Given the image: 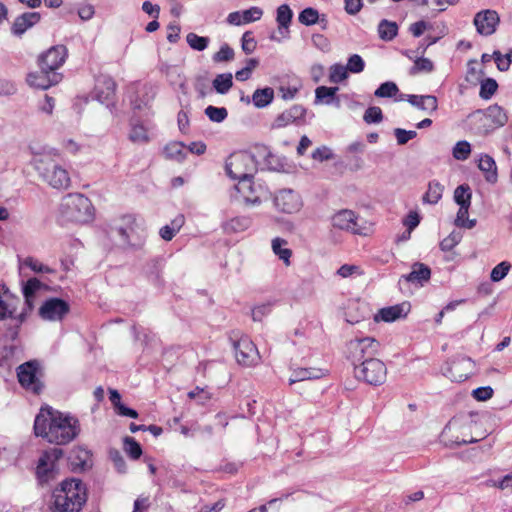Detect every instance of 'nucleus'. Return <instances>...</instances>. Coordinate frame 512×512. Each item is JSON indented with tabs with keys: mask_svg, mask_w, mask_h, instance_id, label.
Segmentation results:
<instances>
[{
	"mask_svg": "<svg viewBox=\"0 0 512 512\" xmlns=\"http://www.w3.org/2000/svg\"><path fill=\"white\" fill-rule=\"evenodd\" d=\"M34 433L49 443L65 445L80 433L79 420L51 407H42L34 420Z\"/></svg>",
	"mask_w": 512,
	"mask_h": 512,
	"instance_id": "f257e3e1",
	"label": "nucleus"
},
{
	"mask_svg": "<svg viewBox=\"0 0 512 512\" xmlns=\"http://www.w3.org/2000/svg\"><path fill=\"white\" fill-rule=\"evenodd\" d=\"M254 153L240 151L231 154L226 160L225 170L227 175L239 180L236 185L237 191H244L251 188V179L257 172L258 158H262L270 169H276L277 163L275 155L269 148L263 144H257L254 147Z\"/></svg>",
	"mask_w": 512,
	"mask_h": 512,
	"instance_id": "f03ea898",
	"label": "nucleus"
},
{
	"mask_svg": "<svg viewBox=\"0 0 512 512\" xmlns=\"http://www.w3.org/2000/svg\"><path fill=\"white\" fill-rule=\"evenodd\" d=\"M53 156H58V153L53 152L36 156L32 161V165L39 176L52 188L59 190L67 189L71 183L69 173Z\"/></svg>",
	"mask_w": 512,
	"mask_h": 512,
	"instance_id": "7ed1b4c3",
	"label": "nucleus"
},
{
	"mask_svg": "<svg viewBox=\"0 0 512 512\" xmlns=\"http://www.w3.org/2000/svg\"><path fill=\"white\" fill-rule=\"evenodd\" d=\"M93 206L89 198L80 193H70L61 200L59 213L62 221L87 223L93 219Z\"/></svg>",
	"mask_w": 512,
	"mask_h": 512,
	"instance_id": "20e7f679",
	"label": "nucleus"
},
{
	"mask_svg": "<svg viewBox=\"0 0 512 512\" xmlns=\"http://www.w3.org/2000/svg\"><path fill=\"white\" fill-rule=\"evenodd\" d=\"M63 455L64 450L59 447L42 452L35 470L36 479L40 486L48 485L57 478L59 474L57 462Z\"/></svg>",
	"mask_w": 512,
	"mask_h": 512,
	"instance_id": "39448f33",
	"label": "nucleus"
},
{
	"mask_svg": "<svg viewBox=\"0 0 512 512\" xmlns=\"http://www.w3.org/2000/svg\"><path fill=\"white\" fill-rule=\"evenodd\" d=\"M354 374L358 380L372 386H380L386 381L387 368L381 360L373 358L355 365Z\"/></svg>",
	"mask_w": 512,
	"mask_h": 512,
	"instance_id": "423d86ee",
	"label": "nucleus"
},
{
	"mask_svg": "<svg viewBox=\"0 0 512 512\" xmlns=\"http://www.w3.org/2000/svg\"><path fill=\"white\" fill-rule=\"evenodd\" d=\"M347 347L349 358L355 366L368 359L375 358L379 353L380 343L372 337H363L350 340Z\"/></svg>",
	"mask_w": 512,
	"mask_h": 512,
	"instance_id": "0eeeda50",
	"label": "nucleus"
},
{
	"mask_svg": "<svg viewBox=\"0 0 512 512\" xmlns=\"http://www.w3.org/2000/svg\"><path fill=\"white\" fill-rule=\"evenodd\" d=\"M56 489L64 494V499H70L71 512L81 511L87 502V488L80 479L67 478Z\"/></svg>",
	"mask_w": 512,
	"mask_h": 512,
	"instance_id": "6e6552de",
	"label": "nucleus"
},
{
	"mask_svg": "<svg viewBox=\"0 0 512 512\" xmlns=\"http://www.w3.org/2000/svg\"><path fill=\"white\" fill-rule=\"evenodd\" d=\"M70 312V305L67 301L57 297L45 300L39 308L38 314L45 321H62Z\"/></svg>",
	"mask_w": 512,
	"mask_h": 512,
	"instance_id": "1a4fd4ad",
	"label": "nucleus"
},
{
	"mask_svg": "<svg viewBox=\"0 0 512 512\" xmlns=\"http://www.w3.org/2000/svg\"><path fill=\"white\" fill-rule=\"evenodd\" d=\"M235 357L237 362L243 366H253L260 360V355L255 344L247 337L233 341Z\"/></svg>",
	"mask_w": 512,
	"mask_h": 512,
	"instance_id": "9d476101",
	"label": "nucleus"
},
{
	"mask_svg": "<svg viewBox=\"0 0 512 512\" xmlns=\"http://www.w3.org/2000/svg\"><path fill=\"white\" fill-rule=\"evenodd\" d=\"M67 56L68 49L65 45H55L38 57V65L50 72H57L65 63Z\"/></svg>",
	"mask_w": 512,
	"mask_h": 512,
	"instance_id": "9b49d317",
	"label": "nucleus"
},
{
	"mask_svg": "<svg viewBox=\"0 0 512 512\" xmlns=\"http://www.w3.org/2000/svg\"><path fill=\"white\" fill-rule=\"evenodd\" d=\"M94 97L107 108L115 105L116 83L109 76H101L97 79L94 87Z\"/></svg>",
	"mask_w": 512,
	"mask_h": 512,
	"instance_id": "f8f14e48",
	"label": "nucleus"
},
{
	"mask_svg": "<svg viewBox=\"0 0 512 512\" xmlns=\"http://www.w3.org/2000/svg\"><path fill=\"white\" fill-rule=\"evenodd\" d=\"M500 17L495 10H482L474 16L473 23L477 32L482 36H490L495 33L499 25Z\"/></svg>",
	"mask_w": 512,
	"mask_h": 512,
	"instance_id": "ddd939ff",
	"label": "nucleus"
},
{
	"mask_svg": "<svg viewBox=\"0 0 512 512\" xmlns=\"http://www.w3.org/2000/svg\"><path fill=\"white\" fill-rule=\"evenodd\" d=\"M39 71L30 72L26 81L29 86L37 89L46 90L53 85L58 84L62 80V74L58 72H50L44 67H39Z\"/></svg>",
	"mask_w": 512,
	"mask_h": 512,
	"instance_id": "4468645a",
	"label": "nucleus"
},
{
	"mask_svg": "<svg viewBox=\"0 0 512 512\" xmlns=\"http://www.w3.org/2000/svg\"><path fill=\"white\" fill-rule=\"evenodd\" d=\"M37 364L29 361L21 364L17 368V377L19 383L26 389L32 390L34 393H39L42 389V384L37 378Z\"/></svg>",
	"mask_w": 512,
	"mask_h": 512,
	"instance_id": "2eb2a0df",
	"label": "nucleus"
},
{
	"mask_svg": "<svg viewBox=\"0 0 512 512\" xmlns=\"http://www.w3.org/2000/svg\"><path fill=\"white\" fill-rule=\"evenodd\" d=\"M274 205L280 212L292 214L301 208L299 195L291 189L280 190L274 197Z\"/></svg>",
	"mask_w": 512,
	"mask_h": 512,
	"instance_id": "dca6fc26",
	"label": "nucleus"
},
{
	"mask_svg": "<svg viewBox=\"0 0 512 512\" xmlns=\"http://www.w3.org/2000/svg\"><path fill=\"white\" fill-rule=\"evenodd\" d=\"M306 112V108L302 105L295 104L275 118L272 123V128L280 129L288 126L289 124H299L300 121L304 119Z\"/></svg>",
	"mask_w": 512,
	"mask_h": 512,
	"instance_id": "f3484780",
	"label": "nucleus"
},
{
	"mask_svg": "<svg viewBox=\"0 0 512 512\" xmlns=\"http://www.w3.org/2000/svg\"><path fill=\"white\" fill-rule=\"evenodd\" d=\"M358 217L352 210L343 209L335 213L332 217L333 227L351 231L354 234H360V227L357 224Z\"/></svg>",
	"mask_w": 512,
	"mask_h": 512,
	"instance_id": "a211bd4d",
	"label": "nucleus"
},
{
	"mask_svg": "<svg viewBox=\"0 0 512 512\" xmlns=\"http://www.w3.org/2000/svg\"><path fill=\"white\" fill-rule=\"evenodd\" d=\"M19 298L13 295L5 284H0V319L13 318Z\"/></svg>",
	"mask_w": 512,
	"mask_h": 512,
	"instance_id": "6ab92c4d",
	"label": "nucleus"
},
{
	"mask_svg": "<svg viewBox=\"0 0 512 512\" xmlns=\"http://www.w3.org/2000/svg\"><path fill=\"white\" fill-rule=\"evenodd\" d=\"M410 311V304L403 302L401 304L381 308L375 315L374 319L376 322H393L398 319L406 317Z\"/></svg>",
	"mask_w": 512,
	"mask_h": 512,
	"instance_id": "aec40b11",
	"label": "nucleus"
},
{
	"mask_svg": "<svg viewBox=\"0 0 512 512\" xmlns=\"http://www.w3.org/2000/svg\"><path fill=\"white\" fill-rule=\"evenodd\" d=\"M41 20L38 12H25L17 16L11 26V32L15 36H22L28 29L32 28Z\"/></svg>",
	"mask_w": 512,
	"mask_h": 512,
	"instance_id": "412c9836",
	"label": "nucleus"
},
{
	"mask_svg": "<svg viewBox=\"0 0 512 512\" xmlns=\"http://www.w3.org/2000/svg\"><path fill=\"white\" fill-rule=\"evenodd\" d=\"M411 272L406 275H402L400 278V282L404 280L408 283H415L420 286H423L425 283H427L431 278V269L428 265L421 263V262H415L412 264Z\"/></svg>",
	"mask_w": 512,
	"mask_h": 512,
	"instance_id": "4be33fe9",
	"label": "nucleus"
},
{
	"mask_svg": "<svg viewBox=\"0 0 512 512\" xmlns=\"http://www.w3.org/2000/svg\"><path fill=\"white\" fill-rule=\"evenodd\" d=\"M69 462L72 471H84L92 465L91 452L86 448L77 447L71 451Z\"/></svg>",
	"mask_w": 512,
	"mask_h": 512,
	"instance_id": "5701e85b",
	"label": "nucleus"
},
{
	"mask_svg": "<svg viewBox=\"0 0 512 512\" xmlns=\"http://www.w3.org/2000/svg\"><path fill=\"white\" fill-rule=\"evenodd\" d=\"M339 91V87H327V86H318L315 89V104L322 103L326 105L334 104L336 107L340 106V100L337 97V92Z\"/></svg>",
	"mask_w": 512,
	"mask_h": 512,
	"instance_id": "b1692460",
	"label": "nucleus"
},
{
	"mask_svg": "<svg viewBox=\"0 0 512 512\" xmlns=\"http://www.w3.org/2000/svg\"><path fill=\"white\" fill-rule=\"evenodd\" d=\"M406 100L418 109L435 112L438 108L437 98L433 95H406Z\"/></svg>",
	"mask_w": 512,
	"mask_h": 512,
	"instance_id": "393cba45",
	"label": "nucleus"
},
{
	"mask_svg": "<svg viewBox=\"0 0 512 512\" xmlns=\"http://www.w3.org/2000/svg\"><path fill=\"white\" fill-rule=\"evenodd\" d=\"M478 168L484 173L487 182L492 184L497 182V166L493 157L488 154H482L479 159Z\"/></svg>",
	"mask_w": 512,
	"mask_h": 512,
	"instance_id": "a878e982",
	"label": "nucleus"
},
{
	"mask_svg": "<svg viewBox=\"0 0 512 512\" xmlns=\"http://www.w3.org/2000/svg\"><path fill=\"white\" fill-rule=\"evenodd\" d=\"M298 21L306 26H311L319 22L323 24V28H325L327 24L325 15H322V17H320L319 12L312 7H307L303 9L299 13Z\"/></svg>",
	"mask_w": 512,
	"mask_h": 512,
	"instance_id": "bb28decb",
	"label": "nucleus"
},
{
	"mask_svg": "<svg viewBox=\"0 0 512 512\" xmlns=\"http://www.w3.org/2000/svg\"><path fill=\"white\" fill-rule=\"evenodd\" d=\"M274 99V90L271 87L256 89L252 95V102L257 108L267 107Z\"/></svg>",
	"mask_w": 512,
	"mask_h": 512,
	"instance_id": "cd10ccee",
	"label": "nucleus"
},
{
	"mask_svg": "<svg viewBox=\"0 0 512 512\" xmlns=\"http://www.w3.org/2000/svg\"><path fill=\"white\" fill-rule=\"evenodd\" d=\"M185 145L182 142H170L164 147V154L166 158L175 160L177 162H183L186 158L187 152L185 151Z\"/></svg>",
	"mask_w": 512,
	"mask_h": 512,
	"instance_id": "c85d7f7f",
	"label": "nucleus"
},
{
	"mask_svg": "<svg viewBox=\"0 0 512 512\" xmlns=\"http://www.w3.org/2000/svg\"><path fill=\"white\" fill-rule=\"evenodd\" d=\"M150 90L151 88L143 86L142 89L130 96V103L134 110H141L149 104L154 97V95H149Z\"/></svg>",
	"mask_w": 512,
	"mask_h": 512,
	"instance_id": "c756f323",
	"label": "nucleus"
},
{
	"mask_svg": "<svg viewBox=\"0 0 512 512\" xmlns=\"http://www.w3.org/2000/svg\"><path fill=\"white\" fill-rule=\"evenodd\" d=\"M378 35L383 41H392L398 34V25L394 21L383 19L378 24Z\"/></svg>",
	"mask_w": 512,
	"mask_h": 512,
	"instance_id": "7c9ffc66",
	"label": "nucleus"
},
{
	"mask_svg": "<svg viewBox=\"0 0 512 512\" xmlns=\"http://www.w3.org/2000/svg\"><path fill=\"white\" fill-rule=\"evenodd\" d=\"M485 115L488 119L491 120V122L494 124V127H502L508 121L506 111L497 104L489 106L486 109Z\"/></svg>",
	"mask_w": 512,
	"mask_h": 512,
	"instance_id": "2f4dec72",
	"label": "nucleus"
},
{
	"mask_svg": "<svg viewBox=\"0 0 512 512\" xmlns=\"http://www.w3.org/2000/svg\"><path fill=\"white\" fill-rule=\"evenodd\" d=\"M444 190V186L436 181L432 180L428 184V189L426 193L423 195V202L428 204H436L442 198V193Z\"/></svg>",
	"mask_w": 512,
	"mask_h": 512,
	"instance_id": "473e14b6",
	"label": "nucleus"
},
{
	"mask_svg": "<svg viewBox=\"0 0 512 512\" xmlns=\"http://www.w3.org/2000/svg\"><path fill=\"white\" fill-rule=\"evenodd\" d=\"M213 89L219 94H227L233 86V76L231 73L218 74L212 81Z\"/></svg>",
	"mask_w": 512,
	"mask_h": 512,
	"instance_id": "72a5a7b5",
	"label": "nucleus"
},
{
	"mask_svg": "<svg viewBox=\"0 0 512 512\" xmlns=\"http://www.w3.org/2000/svg\"><path fill=\"white\" fill-rule=\"evenodd\" d=\"M322 376V371L320 369H308V368H298L294 370L292 376L289 379V384H294L296 382L317 379Z\"/></svg>",
	"mask_w": 512,
	"mask_h": 512,
	"instance_id": "f704fd0d",
	"label": "nucleus"
},
{
	"mask_svg": "<svg viewBox=\"0 0 512 512\" xmlns=\"http://www.w3.org/2000/svg\"><path fill=\"white\" fill-rule=\"evenodd\" d=\"M471 198L472 191L468 184H461L454 191V201L459 207H470Z\"/></svg>",
	"mask_w": 512,
	"mask_h": 512,
	"instance_id": "c9c22d12",
	"label": "nucleus"
},
{
	"mask_svg": "<svg viewBox=\"0 0 512 512\" xmlns=\"http://www.w3.org/2000/svg\"><path fill=\"white\" fill-rule=\"evenodd\" d=\"M287 245V241L276 237L272 240V250L279 257V259L283 260L286 265L290 264V257L292 255V251L289 248H285L283 246Z\"/></svg>",
	"mask_w": 512,
	"mask_h": 512,
	"instance_id": "e433bc0d",
	"label": "nucleus"
},
{
	"mask_svg": "<svg viewBox=\"0 0 512 512\" xmlns=\"http://www.w3.org/2000/svg\"><path fill=\"white\" fill-rule=\"evenodd\" d=\"M293 17V12L287 4H282L277 8V16L276 21L278 23L279 29L288 30L291 20Z\"/></svg>",
	"mask_w": 512,
	"mask_h": 512,
	"instance_id": "4c0bfd02",
	"label": "nucleus"
},
{
	"mask_svg": "<svg viewBox=\"0 0 512 512\" xmlns=\"http://www.w3.org/2000/svg\"><path fill=\"white\" fill-rule=\"evenodd\" d=\"M123 449L125 453L133 460H137L142 455L141 445L130 436H126L123 439Z\"/></svg>",
	"mask_w": 512,
	"mask_h": 512,
	"instance_id": "58836bf2",
	"label": "nucleus"
},
{
	"mask_svg": "<svg viewBox=\"0 0 512 512\" xmlns=\"http://www.w3.org/2000/svg\"><path fill=\"white\" fill-rule=\"evenodd\" d=\"M186 42L193 50L204 51L208 47L210 39L190 32L186 36Z\"/></svg>",
	"mask_w": 512,
	"mask_h": 512,
	"instance_id": "ea45409f",
	"label": "nucleus"
},
{
	"mask_svg": "<svg viewBox=\"0 0 512 512\" xmlns=\"http://www.w3.org/2000/svg\"><path fill=\"white\" fill-rule=\"evenodd\" d=\"M498 84L493 78H486L480 83L479 96L483 100H489L497 91Z\"/></svg>",
	"mask_w": 512,
	"mask_h": 512,
	"instance_id": "a19ab883",
	"label": "nucleus"
},
{
	"mask_svg": "<svg viewBox=\"0 0 512 512\" xmlns=\"http://www.w3.org/2000/svg\"><path fill=\"white\" fill-rule=\"evenodd\" d=\"M348 77V70L347 68L340 64L336 63L333 64L329 69V81L334 84H338Z\"/></svg>",
	"mask_w": 512,
	"mask_h": 512,
	"instance_id": "79ce46f5",
	"label": "nucleus"
},
{
	"mask_svg": "<svg viewBox=\"0 0 512 512\" xmlns=\"http://www.w3.org/2000/svg\"><path fill=\"white\" fill-rule=\"evenodd\" d=\"M398 92V86L392 81H387L380 84V86L375 90L374 95L379 98H391Z\"/></svg>",
	"mask_w": 512,
	"mask_h": 512,
	"instance_id": "37998d69",
	"label": "nucleus"
},
{
	"mask_svg": "<svg viewBox=\"0 0 512 512\" xmlns=\"http://www.w3.org/2000/svg\"><path fill=\"white\" fill-rule=\"evenodd\" d=\"M116 231L124 244H127L134 248H138L142 245L141 239L134 241V230L132 227H128V228L119 227V228H117Z\"/></svg>",
	"mask_w": 512,
	"mask_h": 512,
	"instance_id": "c03bdc74",
	"label": "nucleus"
},
{
	"mask_svg": "<svg viewBox=\"0 0 512 512\" xmlns=\"http://www.w3.org/2000/svg\"><path fill=\"white\" fill-rule=\"evenodd\" d=\"M470 153H471V145L466 140L458 141L455 144V146L453 147V151H452L453 157L459 161H464V160L468 159V157L470 156Z\"/></svg>",
	"mask_w": 512,
	"mask_h": 512,
	"instance_id": "a18cd8bd",
	"label": "nucleus"
},
{
	"mask_svg": "<svg viewBox=\"0 0 512 512\" xmlns=\"http://www.w3.org/2000/svg\"><path fill=\"white\" fill-rule=\"evenodd\" d=\"M205 115L212 122L221 123L227 118L228 111L225 107H215V106L209 105L205 109Z\"/></svg>",
	"mask_w": 512,
	"mask_h": 512,
	"instance_id": "49530a36",
	"label": "nucleus"
},
{
	"mask_svg": "<svg viewBox=\"0 0 512 512\" xmlns=\"http://www.w3.org/2000/svg\"><path fill=\"white\" fill-rule=\"evenodd\" d=\"M129 139L133 143H147L149 142V136L145 127L141 124L133 125L129 133Z\"/></svg>",
	"mask_w": 512,
	"mask_h": 512,
	"instance_id": "de8ad7c7",
	"label": "nucleus"
},
{
	"mask_svg": "<svg viewBox=\"0 0 512 512\" xmlns=\"http://www.w3.org/2000/svg\"><path fill=\"white\" fill-rule=\"evenodd\" d=\"M433 70H434V64L430 59L424 58V57H418L414 61V65L410 69V74L415 75L420 72L430 73Z\"/></svg>",
	"mask_w": 512,
	"mask_h": 512,
	"instance_id": "09e8293b",
	"label": "nucleus"
},
{
	"mask_svg": "<svg viewBox=\"0 0 512 512\" xmlns=\"http://www.w3.org/2000/svg\"><path fill=\"white\" fill-rule=\"evenodd\" d=\"M44 287V284L37 278L28 279L23 285L22 292L24 298L35 296L36 293Z\"/></svg>",
	"mask_w": 512,
	"mask_h": 512,
	"instance_id": "8fccbe9b",
	"label": "nucleus"
},
{
	"mask_svg": "<svg viewBox=\"0 0 512 512\" xmlns=\"http://www.w3.org/2000/svg\"><path fill=\"white\" fill-rule=\"evenodd\" d=\"M234 55V50L227 43H224L221 45L219 51L212 56V60L215 63L228 62L233 60Z\"/></svg>",
	"mask_w": 512,
	"mask_h": 512,
	"instance_id": "3c124183",
	"label": "nucleus"
},
{
	"mask_svg": "<svg viewBox=\"0 0 512 512\" xmlns=\"http://www.w3.org/2000/svg\"><path fill=\"white\" fill-rule=\"evenodd\" d=\"M109 458L113 462L114 468L118 473L125 474L127 472L126 462L119 450L111 449L109 451Z\"/></svg>",
	"mask_w": 512,
	"mask_h": 512,
	"instance_id": "603ef678",
	"label": "nucleus"
},
{
	"mask_svg": "<svg viewBox=\"0 0 512 512\" xmlns=\"http://www.w3.org/2000/svg\"><path fill=\"white\" fill-rule=\"evenodd\" d=\"M462 239L460 232L453 231L446 238L440 242V249L442 251H451Z\"/></svg>",
	"mask_w": 512,
	"mask_h": 512,
	"instance_id": "864d4df0",
	"label": "nucleus"
},
{
	"mask_svg": "<svg viewBox=\"0 0 512 512\" xmlns=\"http://www.w3.org/2000/svg\"><path fill=\"white\" fill-rule=\"evenodd\" d=\"M511 265L507 261L497 264L491 271L490 279L493 282L501 281L509 272Z\"/></svg>",
	"mask_w": 512,
	"mask_h": 512,
	"instance_id": "5fc2aeb1",
	"label": "nucleus"
},
{
	"mask_svg": "<svg viewBox=\"0 0 512 512\" xmlns=\"http://www.w3.org/2000/svg\"><path fill=\"white\" fill-rule=\"evenodd\" d=\"M348 72L361 73L365 68V62L358 54H353L348 58L347 65L345 66Z\"/></svg>",
	"mask_w": 512,
	"mask_h": 512,
	"instance_id": "6e6d98bb",
	"label": "nucleus"
},
{
	"mask_svg": "<svg viewBox=\"0 0 512 512\" xmlns=\"http://www.w3.org/2000/svg\"><path fill=\"white\" fill-rule=\"evenodd\" d=\"M363 120L367 124L380 123L383 120V113L381 108L378 106L369 107L363 115Z\"/></svg>",
	"mask_w": 512,
	"mask_h": 512,
	"instance_id": "4d7b16f0",
	"label": "nucleus"
},
{
	"mask_svg": "<svg viewBox=\"0 0 512 512\" xmlns=\"http://www.w3.org/2000/svg\"><path fill=\"white\" fill-rule=\"evenodd\" d=\"M493 58L500 71H507L512 62V50L506 55H502L499 51H494Z\"/></svg>",
	"mask_w": 512,
	"mask_h": 512,
	"instance_id": "13d9d810",
	"label": "nucleus"
},
{
	"mask_svg": "<svg viewBox=\"0 0 512 512\" xmlns=\"http://www.w3.org/2000/svg\"><path fill=\"white\" fill-rule=\"evenodd\" d=\"M394 135L396 137L398 145H405L408 141L414 139L417 136V132L414 130L395 128Z\"/></svg>",
	"mask_w": 512,
	"mask_h": 512,
	"instance_id": "bf43d9fd",
	"label": "nucleus"
},
{
	"mask_svg": "<svg viewBox=\"0 0 512 512\" xmlns=\"http://www.w3.org/2000/svg\"><path fill=\"white\" fill-rule=\"evenodd\" d=\"M242 195L243 201L246 204L258 205L261 203L260 197L255 195V187L251 181V188L245 189L244 191H238Z\"/></svg>",
	"mask_w": 512,
	"mask_h": 512,
	"instance_id": "052dcab7",
	"label": "nucleus"
},
{
	"mask_svg": "<svg viewBox=\"0 0 512 512\" xmlns=\"http://www.w3.org/2000/svg\"><path fill=\"white\" fill-rule=\"evenodd\" d=\"M311 157L316 161L323 162L332 159L334 155L330 148L327 146H321L312 152Z\"/></svg>",
	"mask_w": 512,
	"mask_h": 512,
	"instance_id": "680f3d73",
	"label": "nucleus"
},
{
	"mask_svg": "<svg viewBox=\"0 0 512 512\" xmlns=\"http://www.w3.org/2000/svg\"><path fill=\"white\" fill-rule=\"evenodd\" d=\"M256 41L252 37V33L247 31L242 36V50L245 54H251L256 49Z\"/></svg>",
	"mask_w": 512,
	"mask_h": 512,
	"instance_id": "e2e57ef3",
	"label": "nucleus"
},
{
	"mask_svg": "<svg viewBox=\"0 0 512 512\" xmlns=\"http://www.w3.org/2000/svg\"><path fill=\"white\" fill-rule=\"evenodd\" d=\"M25 265L36 273H50L52 269L32 257L25 260Z\"/></svg>",
	"mask_w": 512,
	"mask_h": 512,
	"instance_id": "0e129e2a",
	"label": "nucleus"
},
{
	"mask_svg": "<svg viewBox=\"0 0 512 512\" xmlns=\"http://www.w3.org/2000/svg\"><path fill=\"white\" fill-rule=\"evenodd\" d=\"M493 392L490 386L478 387L472 391V396L478 401H486L493 396Z\"/></svg>",
	"mask_w": 512,
	"mask_h": 512,
	"instance_id": "69168bd1",
	"label": "nucleus"
},
{
	"mask_svg": "<svg viewBox=\"0 0 512 512\" xmlns=\"http://www.w3.org/2000/svg\"><path fill=\"white\" fill-rule=\"evenodd\" d=\"M242 12L245 24L259 20L263 15V11L259 7H251Z\"/></svg>",
	"mask_w": 512,
	"mask_h": 512,
	"instance_id": "338daca9",
	"label": "nucleus"
},
{
	"mask_svg": "<svg viewBox=\"0 0 512 512\" xmlns=\"http://www.w3.org/2000/svg\"><path fill=\"white\" fill-rule=\"evenodd\" d=\"M16 91V85L11 80L0 78V96H10Z\"/></svg>",
	"mask_w": 512,
	"mask_h": 512,
	"instance_id": "774afa93",
	"label": "nucleus"
}]
</instances>
